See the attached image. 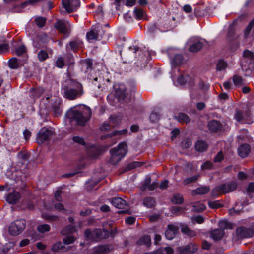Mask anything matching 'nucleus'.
Returning a JSON list of instances; mask_svg holds the SVG:
<instances>
[{
	"instance_id": "1",
	"label": "nucleus",
	"mask_w": 254,
	"mask_h": 254,
	"mask_svg": "<svg viewBox=\"0 0 254 254\" xmlns=\"http://www.w3.org/2000/svg\"><path fill=\"white\" fill-rule=\"evenodd\" d=\"M63 90L64 97L70 100H75L80 97L84 93L82 84L71 79L65 82Z\"/></svg>"
},
{
	"instance_id": "2",
	"label": "nucleus",
	"mask_w": 254,
	"mask_h": 254,
	"mask_svg": "<svg viewBox=\"0 0 254 254\" xmlns=\"http://www.w3.org/2000/svg\"><path fill=\"white\" fill-rule=\"evenodd\" d=\"M92 115L91 109L85 105H81L80 109L69 111L68 113L69 118L75 120L79 126H84L89 120Z\"/></svg>"
},
{
	"instance_id": "3",
	"label": "nucleus",
	"mask_w": 254,
	"mask_h": 254,
	"mask_svg": "<svg viewBox=\"0 0 254 254\" xmlns=\"http://www.w3.org/2000/svg\"><path fill=\"white\" fill-rule=\"evenodd\" d=\"M30 157V153L25 150L19 151L17 155V176H19L21 182L28 175L27 165Z\"/></svg>"
},
{
	"instance_id": "4",
	"label": "nucleus",
	"mask_w": 254,
	"mask_h": 254,
	"mask_svg": "<svg viewBox=\"0 0 254 254\" xmlns=\"http://www.w3.org/2000/svg\"><path fill=\"white\" fill-rule=\"evenodd\" d=\"M127 153V145L125 142L120 143L117 148L110 150L111 158L110 162L113 165L116 164Z\"/></svg>"
},
{
	"instance_id": "5",
	"label": "nucleus",
	"mask_w": 254,
	"mask_h": 254,
	"mask_svg": "<svg viewBox=\"0 0 254 254\" xmlns=\"http://www.w3.org/2000/svg\"><path fill=\"white\" fill-rule=\"evenodd\" d=\"M85 236L88 239L98 241L102 239H107L110 236V233L105 229H95L92 231L87 229L85 231Z\"/></svg>"
},
{
	"instance_id": "6",
	"label": "nucleus",
	"mask_w": 254,
	"mask_h": 254,
	"mask_svg": "<svg viewBox=\"0 0 254 254\" xmlns=\"http://www.w3.org/2000/svg\"><path fill=\"white\" fill-rule=\"evenodd\" d=\"M115 95L119 100H129L132 95V92H129L123 84H120L115 90Z\"/></svg>"
},
{
	"instance_id": "7",
	"label": "nucleus",
	"mask_w": 254,
	"mask_h": 254,
	"mask_svg": "<svg viewBox=\"0 0 254 254\" xmlns=\"http://www.w3.org/2000/svg\"><path fill=\"white\" fill-rule=\"evenodd\" d=\"M105 31L100 26H97L87 33L86 37L88 40H100L104 36Z\"/></svg>"
},
{
	"instance_id": "8",
	"label": "nucleus",
	"mask_w": 254,
	"mask_h": 254,
	"mask_svg": "<svg viewBox=\"0 0 254 254\" xmlns=\"http://www.w3.org/2000/svg\"><path fill=\"white\" fill-rule=\"evenodd\" d=\"M54 135V132L52 129L46 128L41 129L37 134V140L39 144H42L44 141L48 140Z\"/></svg>"
},
{
	"instance_id": "9",
	"label": "nucleus",
	"mask_w": 254,
	"mask_h": 254,
	"mask_svg": "<svg viewBox=\"0 0 254 254\" xmlns=\"http://www.w3.org/2000/svg\"><path fill=\"white\" fill-rule=\"evenodd\" d=\"M254 60V54L251 51L245 50L243 52L242 59L241 61V67L243 68L244 67L247 66L250 62H252Z\"/></svg>"
},
{
	"instance_id": "10",
	"label": "nucleus",
	"mask_w": 254,
	"mask_h": 254,
	"mask_svg": "<svg viewBox=\"0 0 254 254\" xmlns=\"http://www.w3.org/2000/svg\"><path fill=\"white\" fill-rule=\"evenodd\" d=\"M179 232V227L173 224H169L165 232V236L167 239L172 240Z\"/></svg>"
},
{
	"instance_id": "11",
	"label": "nucleus",
	"mask_w": 254,
	"mask_h": 254,
	"mask_svg": "<svg viewBox=\"0 0 254 254\" xmlns=\"http://www.w3.org/2000/svg\"><path fill=\"white\" fill-rule=\"evenodd\" d=\"M197 246L193 244H190L186 247H180L178 248L179 254H188L193 253L197 251Z\"/></svg>"
},
{
	"instance_id": "12",
	"label": "nucleus",
	"mask_w": 254,
	"mask_h": 254,
	"mask_svg": "<svg viewBox=\"0 0 254 254\" xmlns=\"http://www.w3.org/2000/svg\"><path fill=\"white\" fill-rule=\"evenodd\" d=\"M236 233L238 237L241 238H246L252 237L254 234L252 229L245 227H239L236 229Z\"/></svg>"
},
{
	"instance_id": "13",
	"label": "nucleus",
	"mask_w": 254,
	"mask_h": 254,
	"mask_svg": "<svg viewBox=\"0 0 254 254\" xmlns=\"http://www.w3.org/2000/svg\"><path fill=\"white\" fill-rule=\"evenodd\" d=\"M207 127L211 132H217L221 129L222 125L219 121L213 120L208 122Z\"/></svg>"
},
{
	"instance_id": "14",
	"label": "nucleus",
	"mask_w": 254,
	"mask_h": 254,
	"mask_svg": "<svg viewBox=\"0 0 254 254\" xmlns=\"http://www.w3.org/2000/svg\"><path fill=\"white\" fill-rule=\"evenodd\" d=\"M238 184L235 181L227 182L222 184L223 193H226L232 192L237 188Z\"/></svg>"
},
{
	"instance_id": "15",
	"label": "nucleus",
	"mask_w": 254,
	"mask_h": 254,
	"mask_svg": "<svg viewBox=\"0 0 254 254\" xmlns=\"http://www.w3.org/2000/svg\"><path fill=\"white\" fill-rule=\"evenodd\" d=\"M251 150V147L248 144L241 145L238 149L239 155L242 158H245L249 154Z\"/></svg>"
},
{
	"instance_id": "16",
	"label": "nucleus",
	"mask_w": 254,
	"mask_h": 254,
	"mask_svg": "<svg viewBox=\"0 0 254 254\" xmlns=\"http://www.w3.org/2000/svg\"><path fill=\"white\" fill-rule=\"evenodd\" d=\"M110 201L113 206L119 209H123L127 205L126 201L120 197L113 198Z\"/></svg>"
},
{
	"instance_id": "17",
	"label": "nucleus",
	"mask_w": 254,
	"mask_h": 254,
	"mask_svg": "<svg viewBox=\"0 0 254 254\" xmlns=\"http://www.w3.org/2000/svg\"><path fill=\"white\" fill-rule=\"evenodd\" d=\"M54 27L61 33L68 35L69 30L66 25L62 21L59 20L54 24Z\"/></svg>"
},
{
	"instance_id": "18",
	"label": "nucleus",
	"mask_w": 254,
	"mask_h": 254,
	"mask_svg": "<svg viewBox=\"0 0 254 254\" xmlns=\"http://www.w3.org/2000/svg\"><path fill=\"white\" fill-rule=\"evenodd\" d=\"M210 190V189L208 186H201L195 190H192L191 194L193 195H204L207 193Z\"/></svg>"
},
{
	"instance_id": "19",
	"label": "nucleus",
	"mask_w": 254,
	"mask_h": 254,
	"mask_svg": "<svg viewBox=\"0 0 254 254\" xmlns=\"http://www.w3.org/2000/svg\"><path fill=\"white\" fill-rule=\"evenodd\" d=\"M110 251V246L108 245H100L94 249V254H100L107 253Z\"/></svg>"
},
{
	"instance_id": "20",
	"label": "nucleus",
	"mask_w": 254,
	"mask_h": 254,
	"mask_svg": "<svg viewBox=\"0 0 254 254\" xmlns=\"http://www.w3.org/2000/svg\"><path fill=\"white\" fill-rule=\"evenodd\" d=\"M127 130L126 129L122 130H116L111 133L101 136V139L102 140H104L108 138L112 137L113 136H120L123 134H126V133H127Z\"/></svg>"
},
{
	"instance_id": "21",
	"label": "nucleus",
	"mask_w": 254,
	"mask_h": 254,
	"mask_svg": "<svg viewBox=\"0 0 254 254\" xmlns=\"http://www.w3.org/2000/svg\"><path fill=\"white\" fill-rule=\"evenodd\" d=\"M224 235V230L221 229H216L211 232V237L216 241L221 240Z\"/></svg>"
},
{
	"instance_id": "22",
	"label": "nucleus",
	"mask_w": 254,
	"mask_h": 254,
	"mask_svg": "<svg viewBox=\"0 0 254 254\" xmlns=\"http://www.w3.org/2000/svg\"><path fill=\"white\" fill-rule=\"evenodd\" d=\"M181 232L190 237H193L196 235V232L190 229L187 225H181Z\"/></svg>"
},
{
	"instance_id": "23",
	"label": "nucleus",
	"mask_w": 254,
	"mask_h": 254,
	"mask_svg": "<svg viewBox=\"0 0 254 254\" xmlns=\"http://www.w3.org/2000/svg\"><path fill=\"white\" fill-rule=\"evenodd\" d=\"M203 46V44L200 41L193 42L189 48V50L191 52H197L199 51Z\"/></svg>"
},
{
	"instance_id": "24",
	"label": "nucleus",
	"mask_w": 254,
	"mask_h": 254,
	"mask_svg": "<svg viewBox=\"0 0 254 254\" xmlns=\"http://www.w3.org/2000/svg\"><path fill=\"white\" fill-rule=\"evenodd\" d=\"M175 118L178 122L181 123L188 124L190 122L189 117L184 113H179Z\"/></svg>"
},
{
	"instance_id": "25",
	"label": "nucleus",
	"mask_w": 254,
	"mask_h": 254,
	"mask_svg": "<svg viewBox=\"0 0 254 254\" xmlns=\"http://www.w3.org/2000/svg\"><path fill=\"white\" fill-rule=\"evenodd\" d=\"M222 194L224 193H223V190L222 187V185H220L217 186L212 190L211 196L212 197L214 198L215 197H217Z\"/></svg>"
},
{
	"instance_id": "26",
	"label": "nucleus",
	"mask_w": 254,
	"mask_h": 254,
	"mask_svg": "<svg viewBox=\"0 0 254 254\" xmlns=\"http://www.w3.org/2000/svg\"><path fill=\"white\" fill-rule=\"evenodd\" d=\"M207 144L206 143L202 140L198 141L195 144V149L199 152H203L207 150Z\"/></svg>"
},
{
	"instance_id": "27",
	"label": "nucleus",
	"mask_w": 254,
	"mask_h": 254,
	"mask_svg": "<svg viewBox=\"0 0 254 254\" xmlns=\"http://www.w3.org/2000/svg\"><path fill=\"white\" fill-rule=\"evenodd\" d=\"M143 203L144 206L149 208H152L156 204L155 200L151 197L145 198L143 200Z\"/></svg>"
},
{
	"instance_id": "28",
	"label": "nucleus",
	"mask_w": 254,
	"mask_h": 254,
	"mask_svg": "<svg viewBox=\"0 0 254 254\" xmlns=\"http://www.w3.org/2000/svg\"><path fill=\"white\" fill-rule=\"evenodd\" d=\"M137 244L139 245H146L147 247H149L151 245V238L148 235H144L142 236L137 242Z\"/></svg>"
},
{
	"instance_id": "29",
	"label": "nucleus",
	"mask_w": 254,
	"mask_h": 254,
	"mask_svg": "<svg viewBox=\"0 0 254 254\" xmlns=\"http://www.w3.org/2000/svg\"><path fill=\"white\" fill-rule=\"evenodd\" d=\"M26 226L25 220L21 219L17 220V235L21 233L25 229Z\"/></svg>"
},
{
	"instance_id": "30",
	"label": "nucleus",
	"mask_w": 254,
	"mask_h": 254,
	"mask_svg": "<svg viewBox=\"0 0 254 254\" xmlns=\"http://www.w3.org/2000/svg\"><path fill=\"white\" fill-rule=\"evenodd\" d=\"M205 209L206 206L204 204L200 203H197L192 206V211L195 212H201L205 210Z\"/></svg>"
},
{
	"instance_id": "31",
	"label": "nucleus",
	"mask_w": 254,
	"mask_h": 254,
	"mask_svg": "<svg viewBox=\"0 0 254 254\" xmlns=\"http://www.w3.org/2000/svg\"><path fill=\"white\" fill-rule=\"evenodd\" d=\"M76 228L75 226L69 225L62 229L61 234L64 235L69 234L75 232Z\"/></svg>"
},
{
	"instance_id": "32",
	"label": "nucleus",
	"mask_w": 254,
	"mask_h": 254,
	"mask_svg": "<svg viewBox=\"0 0 254 254\" xmlns=\"http://www.w3.org/2000/svg\"><path fill=\"white\" fill-rule=\"evenodd\" d=\"M200 175L197 174L190 177L187 178L183 180V184L184 185H187L189 184L195 182L198 179Z\"/></svg>"
},
{
	"instance_id": "33",
	"label": "nucleus",
	"mask_w": 254,
	"mask_h": 254,
	"mask_svg": "<svg viewBox=\"0 0 254 254\" xmlns=\"http://www.w3.org/2000/svg\"><path fill=\"white\" fill-rule=\"evenodd\" d=\"M233 82L236 86L239 87L242 86L244 84L243 78L238 75H235L233 77Z\"/></svg>"
},
{
	"instance_id": "34",
	"label": "nucleus",
	"mask_w": 254,
	"mask_h": 254,
	"mask_svg": "<svg viewBox=\"0 0 254 254\" xmlns=\"http://www.w3.org/2000/svg\"><path fill=\"white\" fill-rule=\"evenodd\" d=\"M6 201L8 203L12 205L16 203V193L14 190L12 193L8 194L6 197Z\"/></svg>"
},
{
	"instance_id": "35",
	"label": "nucleus",
	"mask_w": 254,
	"mask_h": 254,
	"mask_svg": "<svg viewBox=\"0 0 254 254\" xmlns=\"http://www.w3.org/2000/svg\"><path fill=\"white\" fill-rule=\"evenodd\" d=\"M183 197L181 194H175L174 195L171 201L177 204H181L183 202Z\"/></svg>"
},
{
	"instance_id": "36",
	"label": "nucleus",
	"mask_w": 254,
	"mask_h": 254,
	"mask_svg": "<svg viewBox=\"0 0 254 254\" xmlns=\"http://www.w3.org/2000/svg\"><path fill=\"white\" fill-rule=\"evenodd\" d=\"M82 67L86 69V72L90 70L92 68L93 63L91 60H85L82 62Z\"/></svg>"
},
{
	"instance_id": "37",
	"label": "nucleus",
	"mask_w": 254,
	"mask_h": 254,
	"mask_svg": "<svg viewBox=\"0 0 254 254\" xmlns=\"http://www.w3.org/2000/svg\"><path fill=\"white\" fill-rule=\"evenodd\" d=\"M46 19L43 17H38L35 19L36 24L40 28L43 27L46 23Z\"/></svg>"
},
{
	"instance_id": "38",
	"label": "nucleus",
	"mask_w": 254,
	"mask_h": 254,
	"mask_svg": "<svg viewBox=\"0 0 254 254\" xmlns=\"http://www.w3.org/2000/svg\"><path fill=\"white\" fill-rule=\"evenodd\" d=\"M253 27H254V18L250 22L245 29L244 35L245 38L248 37Z\"/></svg>"
},
{
	"instance_id": "39",
	"label": "nucleus",
	"mask_w": 254,
	"mask_h": 254,
	"mask_svg": "<svg viewBox=\"0 0 254 254\" xmlns=\"http://www.w3.org/2000/svg\"><path fill=\"white\" fill-rule=\"evenodd\" d=\"M208 206L212 209H217L222 207L223 205L220 203L219 201H209L208 203Z\"/></svg>"
},
{
	"instance_id": "40",
	"label": "nucleus",
	"mask_w": 254,
	"mask_h": 254,
	"mask_svg": "<svg viewBox=\"0 0 254 254\" xmlns=\"http://www.w3.org/2000/svg\"><path fill=\"white\" fill-rule=\"evenodd\" d=\"M220 229L223 230L225 229H232V225L227 221H221L219 223Z\"/></svg>"
},
{
	"instance_id": "41",
	"label": "nucleus",
	"mask_w": 254,
	"mask_h": 254,
	"mask_svg": "<svg viewBox=\"0 0 254 254\" xmlns=\"http://www.w3.org/2000/svg\"><path fill=\"white\" fill-rule=\"evenodd\" d=\"M62 4L66 11L68 13H70L73 12V9H71L70 7V1L69 0H63Z\"/></svg>"
},
{
	"instance_id": "42",
	"label": "nucleus",
	"mask_w": 254,
	"mask_h": 254,
	"mask_svg": "<svg viewBox=\"0 0 254 254\" xmlns=\"http://www.w3.org/2000/svg\"><path fill=\"white\" fill-rule=\"evenodd\" d=\"M50 230V226L48 224H41L38 226L37 230L41 233H44L46 232L49 231Z\"/></svg>"
},
{
	"instance_id": "43",
	"label": "nucleus",
	"mask_w": 254,
	"mask_h": 254,
	"mask_svg": "<svg viewBox=\"0 0 254 254\" xmlns=\"http://www.w3.org/2000/svg\"><path fill=\"white\" fill-rule=\"evenodd\" d=\"M159 119L160 115L157 112H152L149 116V120L153 123L158 122Z\"/></svg>"
},
{
	"instance_id": "44",
	"label": "nucleus",
	"mask_w": 254,
	"mask_h": 254,
	"mask_svg": "<svg viewBox=\"0 0 254 254\" xmlns=\"http://www.w3.org/2000/svg\"><path fill=\"white\" fill-rule=\"evenodd\" d=\"M141 165V163L140 162L134 161L128 164L126 167L125 170L128 171L131 169H133L136 167L138 166H140Z\"/></svg>"
},
{
	"instance_id": "45",
	"label": "nucleus",
	"mask_w": 254,
	"mask_h": 254,
	"mask_svg": "<svg viewBox=\"0 0 254 254\" xmlns=\"http://www.w3.org/2000/svg\"><path fill=\"white\" fill-rule=\"evenodd\" d=\"M227 66V64L224 60H219L216 66L217 70L221 71L225 69Z\"/></svg>"
},
{
	"instance_id": "46",
	"label": "nucleus",
	"mask_w": 254,
	"mask_h": 254,
	"mask_svg": "<svg viewBox=\"0 0 254 254\" xmlns=\"http://www.w3.org/2000/svg\"><path fill=\"white\" fill-rule=\"evenodd\" d=\"M72 140L74 143L81 145H85L86 144L84 138L79 136H74L72 137Z\"/></svg>"
},
{
	"instance_id": "47",
	"label": "nucleus",
	"mask_w": 254,
	"mask_h": 254,
	"mask_svg": "<svg viewBox=\"0 0 254 254\" xmlns=\"http://www.w3.org/2000/svg\"><path fill=\"white\" fill-rule=\"evenodd\" d=\"M65 248L61 242H59L54 244L52 247V250L55 252H57L59 250H63V251H66V250H64Z\"/></svg>"
},
{
	"instance_id": "48",
	"label": "nucleus",
	"mask_w": 254,
	"mask_h": 254,
	"mask_svg": "<svg viewBox=\"0 0 254 254\" xmlns=\"http://www.w3.org/2000/svg\"><path fill=\"white\" fill-rule=\"evenodd\" d=\"M40 61H44L48 58V53L44 50H40L38 54Z\"/></svg>"
},
{
	"instance_id": "49",
	"label": "nucleus",
	"mask_w": 254,
	"mask_h": 254,
	"mask_svg": "<svg viewBox=\"0 0 254 254\" xmlns=\"http://www.w3.org/2000/svg\"><path fill=\"white\" fill-rule=\"evenodd\" d=\"M183 60V57L182 55L180 54H177L175 56L173 59V63L175 65H178L180 64Z\"/></svg>"
},
{
	"instance_id": "50",
	"label": "nucleus",
	"mask_w": 254,
	"mask_h": 254,
	"mask_svg": "<svg viewBox=\"0 0 254 254\" xmlns=\"http://www.w3.org/2000/svg\"><path fill=\"white\" fill-rule=\"evenodd\" d=\"M151 178L150 177L145 179L144 183L140 187L141 190L144 191L146 190L147 188L149 189V186L151 183Z\"/></svg>"
},
{
	"instance_id": "51",
	"label": "nucleus",
	"mask_w": 254,
	"mask_h": 254,
	"mask_svg": "<svg viewBox=\"0 0 254 254\" xmlns=\"http://www.w3.org/2000/svg\"><path fill=\"white\" fill-rule=\"evenodd\" d=\"M194 170V167L191 163H187L186 164L185 166V172L188 173V174H192L193 173V170Z\"/></svg>"
},
{
	"instance_id": "52",
	"label": "nucleus",
	"mask_w": 254,
	"mask_h": 254,
	"mask_svg": "<svg viewBox=\"0 0 254 254\" xmlns=\"http://www.w3.org/2000/svg\"><path fill=\"white\" fill-rule=\"evenodd\" d=\"M59 106V103H55L53 106V111L56 116H59L61 114V110Z\"/></svg>"
},
{
	"instance_id": "53",
	"label": "nucleus",
	"mask_w": 254,
	"mask_h": 254,
	"mask_svg": "<svg viewBox=\"0 0 254 254\" xmlns=\"http://www.w3.org/2000/svg\"><path fill=\"white\" fill-rule=\"evenodd\" d=\"M79 0H72L70 2L71 9H73V12L75 11L80 6Z\"/></svg>"
},
{
	"instance_id": "54",
	"label": "nucleus",
	"mask_w": 254,
	"mask_h": 254,
	"mask_svg": "<svg viewBox=\"0 0 254 254\" xmlns=\"http://www.w3.org/2000/svg\"><path fill=\"white\" fill-rule=\"evenodd\" d=\"M234 118L238 122H241L243 119V115L242 112L238 109L236 110L235 113L234 115Z\"/></svg>"
},
{
	"instance_id": "55",
	"label": "nucleus",
	"mask_w": 254,
	"mask_h": 254,
	"mask_svg": "<svg viewBox=\"0 0 254 254\" xmlns=\"http://www.w3.org/2000/svg\"><path fill=\"white\" fill-rule=\"evenodd\" d=\"M181 144L183 148L188 149L191 145V141L190 139L186 138L182 141Z\"/></svg>"
},
{
	"instance_id": "56",
	"label": "nucleus",
	"mask_w": 254,
	"mask_h": 254,
	"mask_svg": "<svg viewBox=\"0 0 254 254\" xmlns=\"http://www.w3.org/2000/svg\"><path fill=\"white\" fill-rule=\"evenodd\" d=\"M235 33V28L234 27V24H231L228 28V35L230 38H233L234 37Z\"/></svg>"
},
{
	"instance_id": "57",
	"label": "nucleus",
	"mask_w": 254,
	"mask_h": 254,
	"mask_svg": "<svg viewBox=\"0 0 254 254\" xmlns=\"http://www.w3.org/2000/svg\"><path fill=\"white\" fill-rule=\"evenodd\" d=\"M29 4L33 5L32 2L31 0L26 1L24 2L23 3H21L20 5L17 6V12H21L22 11L21 10L22 8L25 7V6H26L27 5H28Z\"/></svg>"
},
{
	"instance_id": "58",
	"label": "nucleus",
	"mask_w": 254,
	"mask_h": 254,
	"mask_svg": "<svg viewBox=\"0 0 254 254\" xmlns=\"http://www.w3.org/2000/svg\"><path fill=\"white\" fill-rule=\"evenodd\" d=\"M9 49L8 44L3 43L0 44V54H4L7 52Z\"/></svg>"
},
{
	"instance_id": "59",
	"label": "nucleus",
	"mask_w": 254,
	"mask_h": 254,
	"mask_svg": "<svg viewBox=\"0 0 254 254\" xmlns=\"http://www.w3.org/2000/svg\"><path fill=\"white\" fill-rule=\"evenodd\" d=\"M213 166V164L211 162L207 161L204 163L201 166V168L203 170L207 169H211Z\"/></svg>"
},
{
	"instance_id": "60",
	"label": "nucleus",
	"mask_w": 254,
	"mask_h": 254,
	"mask_svg": "<svg viewBox=\"0 0 254 254\" xmlns=\"http://www.w3.org/2000/svg\"><path fill=\"white\" fill-rule=\"evenodd\" d=\"M224 158V155L222 151H219L215 158H214V162H220L223 160Z\"/></svg>"
},
{
	"instance_id": "61",
	"label": "nucleus",
	"mask_w": 254,
	"mask_h": 254,
	"mask_svg": "<svg viewBox=\"0 0 254 254\" xmlns=\"http://www.w3.org/2000/svg\"><path fill=\"white\" fill-rule=\"evenodd\" d=\"M243 71H248L249 70H252L254 69V59L252 61L250 62L249 64L247 65V66L244 67L242 69Z\"/></svg>"
},
{
	"instance_id": "62",
	"label": "nucleus",
	"mask_w": 254,
	"mask_h": 254,
	"mask_svg": "<svg viewBox=\"0 0 254 254\" xmlns=\"http://www.w3.org/2000/svg\"><path fill=\"white\" fill-rule=\"evenodd\" d=\"M56 66L59 68H62L64 65V60L62 57H59L56 62Z\"/></svg>"
},
{
	"instance_id": "63",
	"label": "nucleus",
	"mask_w": 254,
	"mask_h": 254,
	"mask_svg": "<svg viewBox=\"0 0 254 254\" xmlns=\"http://www.w3.org/2000/svg\"><path fill=\"white\" fill-rule=\"evenodd\" d=\"M8 66L10 69H16V58H12L9 60Z\"/></svg>"
},
{
	"instance_id": "64",
	"label": "nucleus",
	"mask_w": 254,
	"mask_h": 254,
	"mask_svg": "<svg viewBox=\"0 0 254 254\" xmlns=\"http://www.w3.org/2000/svg\"><path fill=\"white\" fill-rule=\"evenodd\" d=\"M75 240L73 237L71 236H68L63 239V241L65 244H69L73 243Z\"/></svg>"
}]
</instances>
